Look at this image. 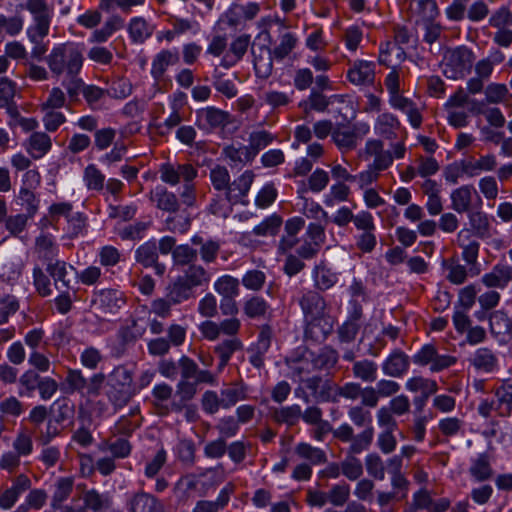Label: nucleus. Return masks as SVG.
Returning <instances> with one entry per match:
<instances>
[{"label":"nucleus","instance_id":"f257e3e1","mask_svg":"<svg viewBox=\"0 0 512 512\" xmlns=\"http://www.w3.org/2000/svg\"><path fill=\"white\" fill-rule=\"evenodd\" d=\"M305 322V335L320 341L331 334L334 318L327 312L324 297L316 290H305L298 300Z\"/></svg>","mask_w":512,"mask_h":512},{"label":"nucleus","instance_id":"f03ea898","mask_svg":"<svg viewBox=\"0 0 512 512\" xmlns=\"http://www.w3.org/2000/svg\"><path fill=\"white\" fill-rule=\"evenodd\" d=\"M46 63L55 76H78L84 64L83 49L72 41L56 44L46 56Z\"/></svg>","mask_w":512,"mask_h":512},{"label":"nucleus","instance_id":"7ed1b4c3","mask_svg":"<svg viewBox=\"0 0 512 512\" xmlns=\"http://www.w3.org/2000/svg\"><path fill=\"white\" fill-rule=\"evenodd\" d=\"M24 8L32 16V24L26 30L27 37L36 40L40 36H48L54 14L53 5L46 0H26Z\"/></svg>","mask_w":512,"mask_h":512},{"label":"nucleus","instance_id":"20e7f679","mask_svg":"<svg viewBox=\"0 0 512 512\" xmlns=\"http://www.w3.org/2000/svg\"><path fill=\"white\" fill-rule=\"evenodd\" d=\"M474 55L466 46L450 49L444 56L443 73L453 80L463 78L471 69Z\"/></svg>","mask_w":512,"mask_h":512},{"label":"nucleus","instance_id":"39448f33","mask_svg":"<svg viewBox=\"0 0 512 512\" xmlns=\"http://www.w3.org/2000/svg\"><path fill=\"white\" fill-rule=\"evenodd\" d=\"M332 433L333 436L341 442H350L347 449L350 453H362L368 450L374 438L373 427H367L355 435L353 427L348 423L341 424L337 429L333 430Z\"/></svg>","mask_w":512,"mask_h":512},{"label":"nucleus","instance_id":"423d86ee","mask_svg":"<svg viewBox=\"0 0 512 512\" xmlns=\"http://www.w3.org/2000/svg\"><path fill=\"white\" fill-rule=\"evenodd\" d=\"M368 132L369 126L365 123L353 126L340 124L332 132V140L341 152H348L355 149Z\"/></svg>","mask_w":512,"mask_h":512},{"label":"nucleus","instance_id":"0eeeda50","mask_svg":"<svg viewBox=\"0 0 512 512\" xmlns=\"http://www.w3.org/2000/svg\"><path fill=\"white\" fill-rule=\"evenodd\" d=\"M241 329V321L237 317L225 318L220 322L205 320L198 326L201 336L207 341H216L220 335L238 334Z\"/></svg>","mask_w":512,"mask_h":512},{"label":"nucleus","instance_id":"6e6552de","mask_svg":"<svg viewBox=\"0 0 512 512\" xmlns=\"http://www.w3.org/2000/svg\"><path fill=\"white\" fill-rule=\"evenodd\" d=\"M285 363L290 370L291 377L298 378V380H302L305 375L316 371L313 351L305 347L296 349L291 356L286 358Z\"/></svg>","mask_w":512,"mask_h":512},{"label":"nucleus","instance_id":"1a4fd4ad","mask_svg":"<svg viewBox=\"0 0 512 512\" xmlns=\"http://www.w3.org/2000/svg\"><path fill=\"white\" fill-rule=\"evenodd\" d=\"M160 179L162 182L175 186L183 181H193L198 174L196 168L191 164H178L164 163L159 169Z\"/></svg>","mask_w":512,"mask_h":512},{"label":"nucleus","instance_id":"9d476101","mask_svg":"<svg viewBox=\"0 0 512 512\" xmlns=\"http://www.w3.org/2000/svg\"><path fill=\"white\" fill-rule=\"evenodd\" d=\"M159 254L155 240H149L141 244L135 250V260L145 268H153L158 276H162L166 271V266L158 261Z\"/></svg>","mask_w":512,"mask_h":512},{"label":"nucleus","instance_id":"9b49d317","mask_svg":"<svg viewBox=\"0 0 512 512\" xmlns=\"http://www.w3.org/2000/svg\"><path fill=\"white\" fill-rule=\"evenodd\" d=\"M347 79L356 86H370L375 81V63L367 60H355L347 71Z\"/></svg>","mask_w":512,"mask_h":512},{"label":"nucleus","instance_id":"f8f14e48","mask_svg":"<svg viewBox=\"0 0 512 512\" xmlns=\"http://www.w3.org/2000/svg\"><path fill=\"white\" fill-rule=\"evenodd\" d=\"M126 507L128 512H164L163 503L142 490L129 495Z\"/></svg>","mask_w":512,"mask_h":512},{"label":"nucleus","instance_id":"ddd939ff","mask_svg":"<svg viewBox=\"0 0 512 512\" xmlns=\"http://www.w3.org/2000/svg\"><path fill=\"white\" fill-rule=\"evenodd\" d=\"M179 368L182 379L192 380L196 383L214 385L217 382V376L209 370L200 369L197 363L186 355L179 359Z\"/></svg>","mask_w":512,"mask_h":512},{"label":"nucleus","instance_id":"4468645a","mask_svg":"<svg viewBox=\"0 0 512 512\" xmlns=\"http://www.w3.org/2000/svg\"><path fill=\"white\" fill-rule=\"evenodd\" d=\"M254 177L253 171L246 170L232 183H229L226 190V199L228 202L231 204L242 203L243 205H247L248 201L244 200V198L248 195Z\"/></svg>","mask_w":512,"mask_h":512},{"label":"nucleus","instance_id":"2eb2a0df","mask_svg":"<svg viewBox=\"0 0 512 512\" xmlns=\"http://www.w3.org/2000/svg\"><path fill=\"white\" fill-rule=\"evenodd\" d=\"M299 381L305 385L308 391H310V396L316 402L331 403V400H333V381L323 379L320 375H313Z\"/></svg>","mask_w":512,"mask_h":512},{"label":"nucleus","instance_id":"dca6fc26","mask_svg":"<svg viewBox=\"0 0 512 512\" xmlns=\"http://www.w3.org/2000/svg\"><path fill=\"white\" fill-rule=\"evenodd\" d=\"M362 315V306L357 302H352V310L347 320L337 330L341 343H351L355 340L361 326L360 320Z\"/></svg>","mask_w":512,"mask_h":512},{"label":"nucleus","instance_id":"f3484780","mask_svg":"<svg viewBox=\"0 0 512 512\" xmlns=\"http://www.w3.org/2000/svg\"><path fill=\"white\" fill-rule=\"evenodd\" d=\"M229 114L215 107H207L196 112V125L204 131L222 127L228 122Z\"/></svg>","mask_w":512,"mask_h":512},{"label":"nucleus","instance_id":"a211bd4d","mask_svg":"<svg viewBox=\"0 0 512 512\" xmlns=\"http://www.w3.org/2000/svg\"><path fill=\"white\" fill-rule=\"evenodd\" d=\"M226 338L215 345L213 351L219 359L218 371L221 372L229 363L234 353L243 350V342L238 334L225 335Z\"/></svg>","mask_w":512,"mask_h":512},{"label":"nucleus","instance_id":"6ab92c4d","mask_svg":"<svg viewBox=\"0 0 512 512\" xmlns=\"http://www.w3.org/2000/svg\"><path fill=\"white\" fill-rule=\"evenodd\" d=\"M410 367L409 356L400 349H395L382 363V371L389 377L400 378Z\"/></svg>","mask_w":512,"mask_h":512},{"label":"nucleus","instance_id":"aec40b11","mask_svg":"<svg viewBox=\"0 0 512 512\" xmlns=\"http://www.w3.org/2000/svg\"><path fill=\"white\" fill-rule=\"evenodd\" d=\"M180 56L177 48L160 50L151 63V75L155 80L163 78L168 67L178 64Z\"/></svg>","mask_w":512,"mask_h":512},{"label":"nucleus","instance_id":"412c9836","mask_svg":"<svg viewBox=\"0 0 512 512\" xmlns=\"http://www.w3.org/2000/svg\"><path fill=\"white\" fill-rule=\"evenodd\" d=\"M253 63L256 76L267 79L273 71V51L267 46L252 47Z\"/></svg>","mask_w":512,"mask_h":512},{"label":"nucleus","instance_id":"4be33fe9","mask_svg":"<svg viewBox=\"0 0 512 512\" xmlns=\"http://www.w3.org/2000/svg\"><path fill=\"white\" fill-rule=\"evenodd\" d=\"M82 501L87 512H108L113 504L109 493H101L94 488L83 492Z\"/></svg>","mask_w":512,"mask_h":512},{"label":"nucleus","instance_id":"5701e85b","mask_svg":"<svg viewBox=\"0 0 512 512\" xmlns=\"http://www.w3.org/2000/svg\"><path fill=\"white\" fill-rule=\"evenodd\" d=\"M389 105L404 113L413 128L418 129L421 126L423 118L417 104L412 99L401 95L395 99H389Z\"/></svg>","mask_w":512,"mask_h":512},{"label":"nucleus","instance_id":"b1692460","mask_svg":"<svg viewBox=\"0 0 512 512\" xmlns=\"http://www.w3.org/2000/svg\"><path fill=\"white\" fill-rule=\"evenodd\" d=\"M93 303L105 314H114L124 303L121 293L113 289L100 290L95 294Z\"/></svg>","mask_w":512,"mask_h":512},{"label":"nucleus","instance_id":"393cba45","mask_svg":"<svg viewBox=\"0 0 512 512\" xmlns=\"http://www.w3.org/2000/svg\"><path fill=\"white\" fill-rule=\"evenodd\" d=\"M129 38L133 44H143L154 32V26L144 17L136 16L127 24Z\"/></svg>","mask_w":512,"mask_h":512},{"label":"nucleus","instance_id":"a878e982","mask_svg":"<svg viewBox=\"0 0 512 512\" xmlns=\"http://www.w3.org/2000/svg\"><path fill=\"white\" fill-rule=\"evenodd\" d=\"M412 16L417 17L418 25L433 21L439 14L437 4L433 0H408Z\"/></svg>","mask_w":512,"mask_h":512},{"label":"nucleus","instance_id":"bb28decb","mask_svg":"<svg viewBox=\"0 0 512 512\" xmlns=\"http://www.w3.org/2000/svg\"><path fill=\"white\" fill-rule=\"evenodd\" d=\"M457 243L462 248V258L467 264L473 265L477 262L480 244L472 238L470 229H462L457 234Z\"/></svg>","mask_w":512,"mask_h":512},{"label":"nucleus","instance_id":"cd10ccee","mask_svg":"<svg viewBox=\"0 0 512 512\" xmlns=\"http://www.w3.org/2000/svg\"><path fill=\"white\" fill-rule=\"evenodd\" d=\"M270 415L277 424H285L288 427H293L301 419L302 409L298 404L273 407L270 409Z\"/></svg>","mask_w":512,"mask_h":512},{"label":"nucleus","instance_id":"c85d7f7f","mask_svg":"<svg viewBox=\"0 0 512 512\" xmlns=\"http://www.w3.org/2000/svg\"><path fill=\"white\" fill-rule=\"evenodd\" d=\"M405 387L411 392L420 391L421 397L416 401L420 406L424 405L427 399L438 390L435 380L415 376L407 380Z\"/></svg>","mask_w":512,"mask_h":512},{"label":"nucleus","instance_id":"c756f323","mask_svg":"<svg viewBox=\"0 0 512 512\" xmlns=\"http://www.w3.org/2000/svg\"><path fill=\"white\" fill-rule=\"evenodd\" d=\"M35 252L39 259L48 264L57 260L59 247L52 235L40 234L35 239Z\"/></svg>","mask_w":512,"mask_h":512},{"label":"nucleus","instance_id":"7c9ffc66","mask_svg":"<svg viewBox=\"0 0 512 512\" xmlns=\"http://www.w3.org/2000/svg\"><path fill=\"white\" fill-rule=\"evenodd\" d=\"M52 147V141L45 132H33L26 143V150L34 159H40L46 155Z\"/></svg>","mask_w":512,"mask_h":512},{"label":"nucleus","instance_id":"2f4dec72","mask_svg":"<svg viewBox=\"0 0 512 512\" xmlns=\"http://www.w3.org/2000/svg\"><path fill=\"white\" fill-rule=\"evenodd\" d=\"M15 93L16 83L7 77L0 78V108H5L13 118L19 116L18 109L14 103Z\"/></svg>","mask_w":512,"mask_h":512},{"label":"nucleus","instance_id":"473e14b6","mask_svg":"<svg viewBox=\"0 0 512 512\" xmlns=\"http://www.w3.org/2000/svg\"><path fill=\"white\" fill-rule=\"evenodd\" d=\"M124 27V19L119 15H112L109 17L101 28L95 29L88 41L90 43H104L115 32Z\"/></svg>","mask_w":512,"mask_h":512},{"label":"nucleus","instance_id":"72a5a7b5","mask_svg":"<svg viewBox=\"0 0 512 512\" xmlns=\"http://www.w3.org/2000/svg\"><path fill=\"white\" fill-rule=\"evenodd\" d=\"M491 334L496 337H510L512 335V320L503 310L491 312L488 315Z\"/></svg>","mask_w":512,"mask_h":512},{"label":"nucleus","instance_id":"f704fd0d","mask_svg":"<svg viewBox=\"0 0 512 512\" xmlns=\"http://www.w3.org/2000/svg\"><path fill=\"white\" fill-rule=\"evenodd\" d=\"M510 280H512V266L499 264L482 277L483 284L489 288H504Z\"/></svg>","mask_w":512,"mask_h":512},{"label":"nucleus","instance_id":"c9c22d12","mask_svg":"<svg viewBox=\"0 0 512 512\" xmlns=\"http://www.w3.org/2000/svg\"><path fill=\"white\" fill-rule=\"evenodd\" d=\"M151 200L158 209L170 214L179 211L180 203L177 196L164 187H156L155 190L151 192Z\"/></svg>","mask_w":512,"mask_h":512},{"label":"nucleus","instance_id":"e433bc0d","mask_svg":"<svg viewBox=\"0 0 512 512\" xmlns=\"http://www.w3.org/2000/svg\"><path fill=\"white\" fill-rule=\"evenodd\" d=\"M191 243L199 246V255L205 264L214 263L220 252V243L213 239H204L196 234L191 238Z\"/></svg>","mask_w":512,"mask_h":512},{"label":"nucleus","instance_id":"4c0bfd02","mask_svg":"<svg viewBox=\"0 0 512 512\" xmlns=\"http://www.w3.org/2000/svg\"><path fill=\"white\" fill-rule=\"evenodd\" d=\"M497 166V160L495 155L487 154L481 156L477 160L469 159L463 160V169L467 176L475 177L481 172L493 171Z\"/></svg>","mask_w":512,"mask_h":512},{"label":"nucleus","instance_id":"58836bf2","mask_svg":"<svg viewBox=\"0 0 512 512\" xmlns=\"http://www.w3.org/2000/svg\"><path fill=\"white\" fill-rule=\"evenodd\" d=\"M470 362L476 370L486 373L493 372L498 366L496 354L486 347L477 349L470 359Z\"/></svg>","mask_w":512,"mask_h":512},{"label":"nucleus","instance_id":"ea45409f","mask_svg":"<svg viewBox=\"0 0 512 512\" xmlns=\"http://www.w3.org/2000/svg\"><path fill=\"white\" fill-rule=\"evenodd\" d=\"M195 296V291L180 276L167 287L166 297L174 305L181 304Z\"/></svg>","mask_w":512,"mask_h":512},{"label":"nucleus","instance_id":"a19ab883","mask_svg":"<svg viewBox=\"0 0 512 512\" xmlns=\"http://www.w3.org/2000/svg\"><path fill=\"white\" fill-rule=\"evenodd\" d=\"M475 192L472 185H463L451 192V208L457 213H465L470 210L472 195Z\"/></svg>","mask_w":512,"mask_h":512},{"label":"nucleus","instance_id":"79ce46f5","mask_svg":"<svg viewBox=\"0 0 512 512\" xmlns=\"http://www.w3.org/2000/svg\"><path fill=\"white\" fill-rule=\"evenodd\" d=\"M399 127L400 121L398 118L392 113L385 112L377 117L374 129L376 134L386 139H393Z\"/></svg>","mask_w":512,"mask_h":512},{"label":"nucleus","instance_id":"37998d69","mask_svg":"<svg viewBox=\"0 0 512 512\" xmlns=\"http://www.w3.org/2000/svg\"><path fill=\"white\" fill-rule=\"evenodd\" d=\"M180 278L194 290L196 287L207 285L211 280V275L202 265L194 263L189 265Z\"/></svg>","mask_w":512,"mask_h":512},{"label":"nucleus","instance_id":"c03bdc74","mask_svg":"<svg viewBox=\"0 0 512 512\" xmlns=\"http://www.w3.org/2000/svg\"><path fill=\"white\" fill-rule=\"evenodd\" d=\"M312 278L316 291H326L332 288L338 281L337 274L323 265L315 266Z\"/></svg>","mask_w":512,"mask_h":512},{"label":"nucleus","instance_id":"a18cd8bd","mask_svg":"<svg viewBox=\"0 0 512 512\" xmlns=\"http://www.w3.org/2000/svg\"><path fill=\"white\" fill-rule=\"evenodd\" d=\"M331 403H338L341 398L350 401H356L360 398L362 386L357 382H346L343 385H338L333 382Z\"/></svg>","mask_w":512,"mask_h":512},{"label":"nucleus","instance_id":"49530a36","mask_svg":"<svg viewBox=\"0 0 512 512\" xmlns=\"http://www.w3.org/2000/svg\"><path fill=\"white\" fill-rule=\"evenodd\" d=\"M295 453L300 458L307 460L309 465H321L327 462L326 453L322 449L305 442L296 445Z\"/></svg>","mask_w":512,"mask_h":512},{"label":"nucleus","instance_id":"de8ad7c7","mask_svg":"<svg viewBox=\"0 0 512 512\" xmlns=\"http://www.w3.org/2000/svg\"><path fill=\"white\" fill-rule=\"evenodd\" d=\"M313 358L316 371L331 370L337 364L339 355L334 348L325 346L318 352H313Z\"/></svg>","mask_w":512,"mask_h":512},{"label":"nucleus","instance_id":"09e8293b","mask_svg":"<svg viewBox=\"0 0 512 512\" xmlns=\"http://www.w3.org/2000/svg\"><path fill=\"white\" fill-rule=\"evenodd\" d=\"M347 451L345 458L341 461V472L350 481H356L363 475V465L359 458Z\"/></svg>","mask_w":512,"mask_h":512},{"label":"nucleus","instance_id":"8fccbe9b","mask_svg":"<svg viewBox=\"0 0 512 512\" xmlns=\"http://www.w3.org/2000/svg\"><path fill=\"white\" fill-rule=\"evenodd\" d=\"M377 364L371 360L355 361L352 366L353 376L363 382L371 383L377 379Z\"/></svg>","mask_w":512,"mask_h":512},{"label":"nucleus","instance_id":"3c124183","mask_svg":"<svg viewBox=\"0 0 512 512\" xmlns=\"http://www.w3.org/2000/svg\"><path fill=\"white\" fill-rule=\"evenodd\" d=\"M212 78L213 87L217 92L229 99L237 96L238 89L235 85L234 79L226 77V75L220 72L217 68L214 70Z\"/></svg>","mask_w":512,"mask_h":512},{"label":"nucleus","instance_id":"603ef678","mask_svg":"<svg viewBox=\"0 0 512 512\" xmlns=\"http://www.w3.org/2000/svg\"><path fill=\"white\" fill-rule=\"evenodd\" d=\"M106 378L108 387L133 388L132 372L123 365L116 366Z\"/></svg>","mask_w":512,"mask_h":512},{"label":"nucleus","instance_id":"864d4df0","mask_svg":"<svg viewBox=\"0 0 512 512\" xmlns=\"http://www.w3.org/2000/svg\"><path fill=\"white\" fill-rule=\"evenodd\" d=\"M221 404L223 409H229L237 402L247 398V388L243 385H234L220 391Z\"/></svg>","mask_w":512,"mask_h":512},{"label":"nucleus","instance_id":"5fc2aeb1","mask_svg":"<svg viewBox=\"0 0 512 512\" xmlns=\"http://www.w3.org/2000/svg\"><path fill=\"white\" fill-rule=\"evenodd\" d=\"M33 431L27 427H22L18 430L16 437L13 441V448L17 454L28 456L33 451Z\"/></svg>","mask_w":512,"mask_h":512},{"label":"nucleus","instance_id":"6e6d98bb","mask_svg":"<svg viewBox=\"0 0 512 512\" xmlns=\"http://www.w3.org/2000/svg\"><path fill=\"white\" fill-rule=\"evenodd\" d=\"M73 479L69 477H64L58 479L55 485V491L51 500V506L54 509H59L62 506V503L66 501L73 490Z\"/></svg>","mask_w":512,"mask_h":512},{"label":"nucleus","instance_id":"4d7b16f0","mask_svg":"<svg viewBox=\"0 0 512 512\" xmlns=\"http://www.w3.org/2000/svg\"><path fill=\"white\" fill-rule=\"evenodd\" d=\"M469 224L474 235L478 238L489 236L490 223L488 216L482 211H473L468 214Z\"/></svg>","mask_w":512,"mask_h":512},{"label":"nucleus","instance_id":"13d9d810","mask_svg":"<svg viewBox=\"0 0 512 512\" xmlns=\"http://www.w3.org/2000/svg\"><path fill=\"white\" fill-rule=\"evenodd\" d=\"M166 229L173 233L185 234L191 226V219L188 213H172L165 220Z\"/></svg>","mask_w":512,"mask_h":512},{"label":"nucleus","instance_id":"bf43d9fd","mask_svg":"<svg viewBox=\"0 0 512 512\" xmlns=\"http://www.w3.org/2000/svg\"><path fill=\"white\" fill-rule=\"evenodd\" d=\"M214 290L222 298L236 297L239 294V281L230 275L221 276L215 281Z\"/></svg>","mask_w":512,"mask_h":512},{"label":"nucleus","instance_id":"052dcab7","mask_svg":"<svg viewBox=\"0 0 512 512\" xmlns=\"http://www.w3.org/2000/svg\"><path fill=\"white\" fill-rule=\"evenodd\" d=\"M495 396L497 398L496 410H501L505 407V412H499L500 416H509L512 412V384L504 382L496 390Z\"/></svg>","mask_w":512,"mask_h":512},{"label":"nucleus","instance_id":"680f3d73","mask_svg":"<svg viewBox=\"0 0 512 512\" xmlns=\"http://www.w3.org/2000/svg\"><path fill=\"white\" fill-rule=\"evenodd\" d=\"M131 444L125 438H116L113 441H107L102 444L101 450L109 452L114 458L123 459L130 455Z\"/></svg>","mask_w":512,"mask_h":512},{"label":"nucleus","instance_id":"e2e57ef3","mask_svg":"<svg viewBox=\"0 0 512 512\" xmlns=\"http://www.w3.org/2000/svg\"><path fill=\"white\" fill-rule=\"evenodd\" d=\"M83 181L88 190L100 191L104 188L105 175L94 164H89L83 173Z\"/></svg>","mask_w":512,"mask_h":512},{"label":"nucleus","instance_id":"0e129e2a","mask_svg":"<svg viewBox=\"0 0 512 512\" xmlns=\"http://www.w3.org/2000/svg\"><path fill=\"white\" fill-rule=\"evenodd\" d=\"M297 37L291 32H284L279 37V44H277L273 51L276 60H283L287 57L296 47Z\"/></svg>","mask_w":512,"mask_h":512},{"label":"nucleus","instance_id":"69168bd1","mask_svg":"<svg viewBox=\"0 0 512 512\" xmlns=\"http://www.w3.org/2000/svg\"><path fill=\"white\" fill-rule=\"evenodd\" d=\"M198 251L189 244L177 245L173 251V263L176 266H189L197 259Z\"/></svg>","mask_w":512,"mask_h":512},{"label":"nucleus","instance_id":"338daca9","mask_svg":"<svg viewBox=\"0 0 512 512\" xmlns=\"http://www.w3.org/2000/svg\"><path fill=\"white\" fill-rule=\"evenodd\" d=\"M53 421L61 424L73 417L74 406L66 398L57 399L51 406Z\"/></svg>","mask_w":512,"mask_h":512},{"label":"nucleus","instance_id":"774afa93","mask_svg":"<svg viewBox=\"0 0 512 512\" xmlns=\"http://www.w3.org/2000/svg\"><path fill=\"white\" fill-rule=\"evenodd\" d=\"M350 195V188L343 182H338L330 187L329 192L324 196V204L327 207H334L337 203L347 201Z\"/></svg>","mask_w":512,"mask_h":512}]
</instances>
